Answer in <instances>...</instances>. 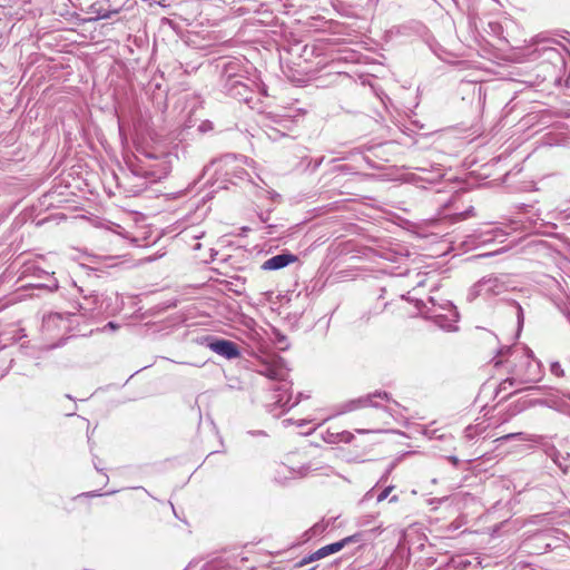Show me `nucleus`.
Masks as SVG:
<instances>
[{"instance_id": "f03ea898", "label": "nucleus", "mask_w": 570, "mask_h": 570, "mask_svg": "<svg viewBox=\"0 0 570 570\" xmlns=\"http://www.w3.org/2000/svg\"><path fill=\"white\" fill-rule=\"evenodd\" d=\"M537 365L532 363V353L530 350L522 347L520 362L517 364L512 371L514 377L508 379L502 383L503 389H505V384L509 383L513 385L515 380L521 382H532L535 380Z\"/></svg>"}, {"instance_id": "39448f33", "label": "nucleus", "mask_w": 570, "mask_h": 570, "mask_svg": "<svg viewBox=\"0 0 570 570\" xmlns=\"http://www.w3.org/2000/svg\"><path fill=\"white\" fill-rule=\"evenodd\" d=\"M297 261V257L289 253H283L275 255L267 261H265L262 265V268L265 271H277L283 267H286L287 265L294 263Z\"/></svg>"}, {"instance_id": "2eb2a0df", "label": "nucleus", "mask_w": 570, "mask_h": 570, "mask_svg": "<svg viewBox=\"0 0 570 570\" xmlns=\"http://www.w3.org/2000/svg\"><path fill=\"white\" fill-rule=\"evenodd\" d=\"M107 326H109L110 328H116V325H115L114 323H111V322H110V323H108V325H107Z\"/></svg>"}, {"instance_id": "1a4fd4ad", "label": "nucleus", "mask_w": 570, "mask_h": 570, "mask_svg": "<svg viewBox=\"0 0 570 570\" xmlns=\"http://www.w3.org/2000/svg\"><path fill=\"white\" fill-rule=\"evenodd\" d=\"M317 560H321L320 557H316V551L308 554L307 557L303 558L297 564L296 567L301 568V567H304L305 564H308L311 562H314V561H317Z\"/></svg>"}, {"instance_id": "4468645a", "label": "nucleus", "mask_w": 570, "mask_h": 570, "mask_svg": "<svg viewBox=\"0 0 570 570\" xmlns=\"http://www.w3.org/2000/svg\"><path fill=\"white\" fill-rule=\"evenodd\" d=\"M519 435H521V433L508 434V435L503 436V439H511V438L519 436Z\"/></svg>"}, {"instance_id": "f8f14e48", "label": "nucleus", "mask_w": 570, "mask_h": 570, "mask_svg": "<svg viewBox=\"0 0 570 570\" xmlns=\"http://www.w3.org/2000/svg\"><path fill=\"white\" fill-rule=\"evenodd\" d=\"M541 50L543 51V53H547L549 56V58H552L553 56L559 55V52L554 48L543 47Z\"/></svg>"}, {"instance_id": "9d476101", "label": "nucleus", "mask_w": 570, "mask_h": 570, "mask_svg": "<svg viewBox=\"0 0 570 570\" xmlns=\"http://www.w3.org/2000/svg\"><path fill=\"white\" fill-rule=\"evenodd\" d=\"M324 530H325V525L317 523L308 532H306V534H308L311 532L312 533L311 535H315V534L322 533Z\"/></svg>"}, {"instance_id": "20e7f679", "label": "nucleus", "mask_w": 570, "mask_h": 570, "mask_svg": "<svg viewBox=\"0 0 570 570\" xmlns=\"http://www.w3.org/2000/svg\"><path fill=\"white\" fill-rule=\"evenodd\" d=\"M505 291L504 283L497 276H489L480 281L470 292V296L475 298L478 296H494Z\"/></svg>"}, {"instance_id": "f257e3e1", "label": "nucleus", "mask_w": 570, "mask_h": 570, "mask_svg": "<svg viewBox=\"0 0 570 570\" xmlns=\"http://www.w3.org/2000/svg\"><path fill=\"white\" fill-rule=\"evenodd\" d=\"M137 151L138 164L132 169L136 175L157 181L170 173L173 157L164 145L156 141L153 134L138 142Z\"/></svg>"}, {"instance_id": "0eeeda50", "label": "nucleus", "mask_w": 570, "mask_h": 570, "mask_svg": "<svg viewBox=\"0 0 570 570\" xmlns=\"http://www.w3.org/2000/svg\"><path fill=\"white\" fill-rule=\"evenodd\" d=\"M357 541H358L357 535L346 537V538L342 539L341 541H337V542H334V543H331V544L320 548L318 550H316V557H320L321 559L326 558L331 554H334V553L341 551L348 543L357 542Z\"/></svg>"}, {"instance_id": "ddd939ff", "label": "nucleus", "mask_w": 570, "mask_h": 570, "mask_svg": "<svg viewBox=\"0 0 570 570\" xmlns=\"http://www.w3.org/2000/svg\"><path fill=\"white\" fill-rule=\"evenodd\" d=\"M439 325H440L442 328L446 330V331H453V330L455 328V327H454L453 325H451V324L445 325V324L440 323Z\"/></svg>"}, {"instance_id": "423d86ee", "label": "nucleus", "mask_w": 570, "mask_h": 570, "mask_svg": "<svg viewBox=\"0 0 570 570\" xmlns=\"http://www.w3.org/2000/svg\"><path fill=\"white\" fill-rule=\"evenodd\" d=\"M210 348L227 358H235L239 355L236 344L226 340H217L210 343Z\"/></svg>"}, {"instance_id": "9b49d317", "label": "nucleus", "mask_w": 570, "mask_h": 570, "mask_svg": "<svg viewBox=\"0 0 570 570\" xmlns=\"http://www.w3.org/2000/svg\"><path fill=\"white\" fill-rule=\"evenodd\" d=\"M392 487H387L385 488L377 497V501L379 502H382L383 500H385L387 498V495L390 494V492L392 491Z\"/></svg>"}, {"instance_id": "6e6552de", "label": "nucleus", "mask_w": 570, "mask_h": 570, "mask_svg": "<svg viewBox=\"0 0 570 570\" xmlns=\"http://www.w3.org/2000/svg\"><path fill=\"white\" fill-rule=\"evenodd\" d=\"M373 405V406H376V403L372 402V399L371 397H366V399H361V400H357V401H353L351 403V406H350V410H354L358 406H366V405Z\"/></svg>"}, {"instance_id": "dca6fc26", "label": "nucleus", "mask_w": 570, "mask_h": 570, "mask_svg": "<svg viewBox=\"0 0 570 570\" xmlns=\"http://www.w3.org/2000/svg\"><path fill=\"white\" fill-rule=\"evenodd\" d=\"M452 312V316L453 317H456V313L454 311H451ZM453 321H456L455 318H453Z\"/></svg>"}, {"instance_id": "7ed1b4c3", "label": "nucleus", "mask_w": 570, "mask_h": 570, "mask_svg": "<svg viewBox=\"0 0 570 570\" xmlns=\"http://www.w3.org/2000/svg\"><path fill=\"white\" fill-rule=\"evenodd\" d=\"M289 370L285 361L277 355H268L261 365L258 373L267 376L271 380L286 382Z\"/></svg>"}]
</instances>
